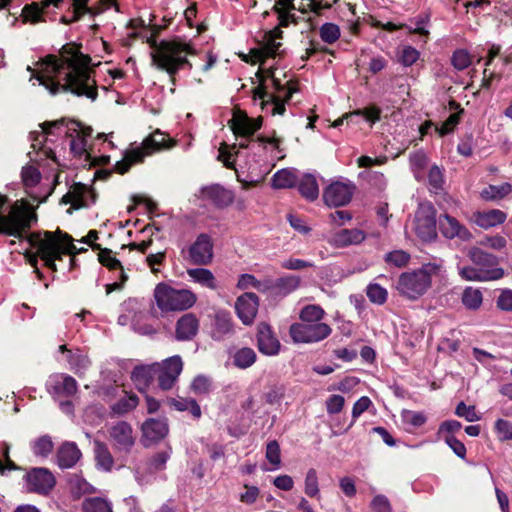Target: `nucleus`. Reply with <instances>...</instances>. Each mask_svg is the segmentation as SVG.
Instances as JSON below:
<instances>
[{
	"label": "nucleus",
	"instance_id": "nucleus-1",
	"mask_svg": "<svg viewBox=\"0 0 512 512\" xmlns=\"http://www.w3.org/2000/svg\"><path fill=\"white\" fill-rule=\"evenodd\" d=\"M90 58L82 54L76 46H65L60 56L45 57L31 77L44 86L52 95L60 91H70L77 96L97 98L96 82L91 77Z\"/></svg>",
	"mask_w": 512,
	"mask_h": 512
},
{
	"label": "nucleus",
	"instance_id": "nucleus-2",
	"mask_svg": "<svg viewBox=\"0 0 512 512\" xmlns=\"http://www.w3.org/2000/svg\"><path fill=\"white\" fill-rule=\"evenodd\" d=\"M39 131L30 133L31 150L28 152L30 160L41 164L44 161L58 163L56 154L50 146L51 137L65 134L69 138L70 151L78 157L87 160L89 158L88 139L91 137L92 129L85 127L76 121L44 122L39 125Z\"/></svg>",
	"mask_w": 512,
	"mask_h": 512
},
{
	"label": "nucleus",
	"instance_id": "nucleus-3",
	"mask_svg": "<svg viewBox=\"0 0 512 512\" xmlns=\"http://www.w3.org/2000/svg\"><path fill=\"white\" fill-rule=\"evenodd\" d=\"M30 242L37 247L39 255L49 269L56 271V260H61L62 255H75L86 251L83 246L77 248L74 239L66 232L57 229L51 231H39L30 234Z\"/></svg>",
	"mask_w": 512,
	"mask_h": 512
},
{
	"label": "nucleus",
	"instance_id": "nucleus-4",
	"mask_svg": "<svg viewBox=\"0 0 512 512\" xmlns=\"http://www.w3.org/2000/svg\"><path fill=\"white\" fill-rule=\"evenodd\" d=\"M196 53L190 41L177 37L161 41L151 53V58L157 69L165 71L170 77H173L185 66L192 67L188 56Z\"/></svg>",
	"mask_w": 512,
	"mask_h": 512
},
{
	"label": "nucleus",
	"instance_id": "nucleus-5",
	"mask_svg": "<svg viewBox=\"0 0 512 512\" xmlns=\"http://www.w3.org/2000/svg\"><path fill=\"white\" fill-rule=\"evenodd\" d=\"M62 1L63 0H43L42 3L34 2L30 5H26L22 11L24 20L30 21L32 23L39 22L41 20L43 11L47 6L52 4L55 7H59ZM88 1L89 0H71V5L69 6L67 12L61 16V22L64 24H71L78 21L85 14H100L113 4L112 0H107L104 6L89 7L87 5Z\"/></svg>",
	"mask_w": 512,
	"mask_h": 512
},
{
	"label": "nucleus",
	"instance_id": "nucleus-6",
	"mask_svg": "<svg viewBox=\"0 0 512 512\" xmlns=\"http://www.w3.org/2000/svg\"><path fill=\"white\" fill-rule=\"evenodd\" d=\"M176 145V141L168 139L160 131H156L147 137L140 146L126 150L123 158L115 163V170L120 173H126L134 164L141 163L145 157L161 149H170Z\"/></svg>",
	"mask_w": 512,
	"mask_h": 512
},
{
	"label": "nucleus",
	"instance_id": "nucleus-7",
	"mask_svg": "<svg viewBox=\"0 0 512 512\" xmlns=\"http://www.w3.org/2000/svg\"><path fill=\"white\" fill-rule=\"evenodd\" d=\"M154 299L162 312H176L193 307L197 296L189 289H176L161 282L154 289Z\"/></svg>",
	"mask_w": 512,
	"mask_h": 512
},
{
	"label": "nucleus",
	"instance_id": "nucleus-8",
	"mask_svg": "<svg viewBox=\"0 0 512 512\" xmlns=\"http://www.w3.org/2000/svg\"><path fill=\"white\" fill-rule=\"evenodd\" d=\"M267 77L271 79L276 92L269 94L262 87H258L255 98L261 100L264 109L270 110L273 115H283L285 112V103L290 100L292 94L296 91L293 86L285 87L280 79L276 76L275 71L267 70Z\"/></svg>",
	"mask_w": 512,
	"mask_h": 512
},
{
	"label": "nucleus",
	"instance_id": "nucleus-9",
	"mask_svg": "<svg viewBox=\"0 0 512 512\" xmlns=\"http://www.w3.org/2000/svg\"><path fill=\"white\" fill-rule=\"evenodd\" d=\"M282 30L280 27L266 32L263 36L262 44L258 48L251 49L249 54H241L242 60L252 64L263 63L266 58L275 57L281 54Z\"/></svg>",
	"mask_w": 512,
	"mask_h": 512
},
{
	"label": "nucleus",
	"instance_id": "nucleus-10",
	"mask_svg": "<svg viewBox=\"0 0 512 512\" xmlns=\"http://www.w3.org/2000/svg\"><path fill=\"white\" fill-rule=\"evenodd\" d=\"M414 231L423 241L437 237L436 210L430 202L419 204L414 218Z\"/></svg>",
	"mask_w": 512,
	"mask_h": 512
},
{
	"label": "nucleus",
	"instance_id": "nucleus-11",
	"mask_svg": "<svg viewBox=\"0 0 512 512\" xmlns=\"http://www.w3.org/2000/svg\"><path fill=\"white\" fill-rule=\"evenodd\" d=\"M290 336L297 343H315L326 339L332 332L326 323H295L290 327Z\"/></svg>",
	"mask_w": 512,
	"mask_h": 512
},
{
	"label": "nucleus",
	"instance_id": "nucleus-12",
	"mask_svg": "<svg viewBox=\"0 0 512 512\" xmlns=\"http://www.w3.org/2000/svg\"><path fill=\"white\" fill-rule=\"evenodd\" d=\"M112 448L117 453L128 454L135 445L136 437L132 426L126 421L114 423L108 430Z\"/></svg>",
	"mask_w": 512,
	"mask_h": 512
},
{
	"label": "nucleus",
	"instance_id": "nucleus-13",
	"mask_svg": "<svg viewBox=\"0 0 512 512\" xmlns=\"http://www.w3.org/2000/svg\"><path fill=\"white\" fill-rule=\"evenodd\" d=\"M429 287L428 281L417 269L402 273L397 283L400 294L413 300L422 296Z\"/></svg>",
	"mask_w": 512,
	"mask_h": 512
},
{
	"label": "nucleus",
	"instance_id": "nucleus-14",
	"mask_svg": "<svg viewBox=\"0 0 512 512\" xmlns=\"http://www.w3.org/2000/svg\"><path fill=\"white\" fill-rule=\"evenodd\" d=\"M183 370V361L179 355L166 358L158 363V385L162 390H170Z\"/></svg>",
	"mask_w": 512,
	"mask_h": 512
},
{
	"label": "nucleus",
	"instance_id": "nucleus-15",
	"mask_svg": "<svg viewBox=\"0 0 512 512\" xmlns=\"http://www.w3.org/2000/svg\"><path fill=\"white\" fill-rule=\"evenodd\" d=\"M95 202V194L91 187L82 183H75L70 186L68 192L62 197V204H70L68 213L73 210L89 207Z\"/></svg>",
	"mask_w": 512,
	"mask_h": 512
},
{
	"label": "nucleus",
	"instance_id": "nucleus-16",
	"mask_svg": "<svg viewBox=\"0 0 512 512\" xmlns=\"http://www.w3.org/2000/svg\"><path fill=\"white\" fill-rule=\"evenodd\" d=\"M354 188L351 182H332L323 191L325 204L329 207L345 206L350 202Z\"/></svg>",
	"mask_w": 512,
	"mask_h": 512
},
{
	"label": "nucleus",
	"instance_id": "nucleus-17",
	"mask_svg": "<svg viewBox=\"0 0 512 512\" xmlns=\"http://www.w3.org/2000/svg\"><path fill=\"white\" fill-rule=\"evenodd\" d=\"M195 196L202 202L212 204L218 208L227 207L234 201L233 191L220 184L203 186Z\"/></svg>",
	"mask_w": 512,
	"mask_h": 512
},
{
	"label": "nucleus",
	"instance_id": "nucleus-18",
	"mask_svg": "<svg viewBox=\"0 0 512 512\" xmlns=\"http://www.w3.org/2000/svg\"><path fill=\"white\" fill-rule=\"evenodd\" d=\"M188 260L194 265H207L213 259V243L209 235L200 234L188 247Z\"/></svg>",
	"mask_w": 512,
	"mask_h": 512
},
{
	"label": "nucleus",
	"instance_id": "nucleus-19",
	"mask_svg": "<svg viewBox=\"0 0 512 512\" xmlns=\"http://www.w3.org/2000/svg\"><path fill=\"white\" fill-rule=\"evenodd\" d=\"M141 431L144 446L156 444L168 435L167 419L165 417L148 418L142 423Z\"/></svg>",
	"mask_w": 512,
	"mask_h": 512
},
{
	"label": "nucleus",
	"instance_id": "nucleus-20",
	"mask_svg": "<svg viewBox=\"0 0 512 512\" xmlns=\"http://www.w3.org/2000/svg\"><path fill=\"white\" fill-rule=\"evenodd\" d=\"M26 487L30 492L48 493L55 485V478L46 468H34L25 476Z\"/></svg>",
	"mask_w": 512,
	"mask_h": 512
},
{
	"label": "nucleus",
	"instance_id": "nucleus-21",
	"mask_svg": "<svg viewBox=\"0 0 512 512\" xmlns=\"http://www.w3.org/2000/svg\"><path fill=\"white\" fill-rule=\"evenodd\" d=\"M22 180L24 185L27 188L32 189L28 192L31 199L37 203H43L47 200V198L52 194L54 186L46 187L43 189L40 186L37 190H34V187L39 183L41 175L37 168L33 166H27L22 169Z\"/></svg>",
	"mask_w": 512,
	"mask_h": 512
},
{
	"label": "nucleus",
	"instance_id": "nucleus-22",
	"mask_svg": "<svg viewBox=\"0 0 512 512\" xmlns=\"http://www.w3.org/2000/svg\"><path fill=\"white\" fill-rule=\"evenodd\" d=\"M47 389L55 398L71 397L77 392L78 384L72 376L57 373L49 377Z\"/></svg>",
	"mask_w": 512,
	"mask_h": 512
},
{
	"label": "nucleus",
	"instance_id": "nucleus-23",
	"mask_svg": "<svg viewBox=\"0 0 512 512\" xmlns=\"http://www.w3.org/2000/svg\"><path fill=\"white\" fill-rule=\"evenodd\" d=\"M258 305V297L254 293H245L237 298L235 302L236 314L244 325L253 323L257 315Z\"/></svg>",
	"mask_w": 512,
	"mask_h": 512
},
{
	"label": "nucleus",
	"instance_id": "nucleus-24",
	"mask_svg": "<svg viewBox=\"0 0 512 512\" xmlns=\"http://www.w3.org/2000/svg\"><path fill=\"white\" fill-rule=\"evenodd\" d=\"M439 229L443 236L448 239L459 238L463 241H468L472 238L471 232L456 218L448 214L440 216Z\"/></svg>",
	"mask_w": 512,
	"mask_h": 512
},
{
	"label": "nucleus",
	"instance_id": "nucleus-25",
	"mask_svg": "<svg viewBox=\"0 0 512 512\" xmlns=\"http://www.w3.org/2000/svg\"><path fill=\"white\" fill-rule=\"evenodd\" d=\"M262 124L261 118L252 119L245 113L237 111L231 119V128L235 135L243 138L252 136Z\"/></svg>",
	"mask_w": 512,
	"mask_h": 512
},
{
	"label": "nucleus",
	"instance_id": "nucleus-26",
	"mask_svg": "<svg viewBox=\"0 0 512 512\" xmlns=\"http://www.w3.org/2000/svg\"><path fill=\"white\" fill-rule=\"evenodd\" d=\"M257 342L259 351L265 355H277L280 351V342L267 323L258 325Z\"/></svg>",
	"mask_w": 512,
	"mask_h": 512
},
{
	"label": "nucleus",
	"instance_id": "nucleus-27",
	"mask_svg": "<svg viewBox=\"0 0 512 512\" xmlns=\"http://www.w3.org/2000/svg\"><path fill=\"white\" fill-rule=\"evenodd\" d=\"M460 276L467 281H490L503 277L502 268H478L472 266L459 267Z\"/></svg>",
	"mask_w": 512,
	"mask_h": 512
},
{
	"label": "nucleus",
	"instance_id": "nucleus-28",
	"mask_svg": "<svg viewBox=\"0 0 512 512\" xmlns=\"http://www.w3.org/2000/svg\"><path fill=\"white\" fill-rule=\"evenodd\" d=\"M507 219V214L499 209L487 211H476L472 214L470 221L482 229H490L503 224Z\"/></svg>",
	"mask_w": 512,
	"mask_h": 512
},
{
	"label": "nucleus",
	"instance_id": "nucleus-29",
	"mask_svg": "<svg viewBox=\"0 0 512 512\" xmlns=\"http://www.w3.org/2000/svg\"><path fill=\"white\" fill-rule=\"evenodd\" d=\"M99 261L102 265L108 267L111 270H119L120 282H114L111 284H106V294L109 295L114 290L120 289L123 284L127 281L128 276L124 271L120 261L115 258L112 254V251L105 249L99 253Z\"/></svg>",
	"mask_w": 512,
	"mask_h": 512
},
{
	"label": "nucleus",
	"instance_id": "nucleus-30",
	"mask_svg": "<svg viewBox=\"0 0 512 512\" xmlns=\"http://www.w3.org/2000/svg\"><path fill=\"white\" fill-rule=\"evenodd\" d=\"M59 351L65 354L70 370L78 376L83 375L91 366V361L88 355L83 353L80 349L73 351L67 349L66 345H60Z\"/></svg>",
	"mask_w": 512,
	"mask_h": 512
},
{
	"label": "nucleus",
	"instance_id": "nucleus-31",
	"mask_svg": "<svg viewBox=\"0 0 512 512\" xmlns=\"http://www.w3.org/2000/svg\"><path fill=\"white\" fill-rule=\"evenodd\" d=\"M233 333L234 327L230 313L222 310L217 311L212 324V338L221 341Z\"/></svg>",
	"mask_w": 512,
	"mask_h": 512
},
{
	"label": "nucleus",
	"instance_id": "nucleus-32",
	"mask_svg": "<svg viewBox=\"0 0 512 512\" xmlns=\"http://www.w3.org/2000/svg\"><path fill=\"white\" fill-rule=\"evenodd\" d=\"M365 239V234L359 229H342L334 233L328 239V242L337 248L356 245Z\"/></svg>",
	"mask_w": 512,
	"mask_h": 512
},
{
	"label": "nucleus",
	"instance_id": "nucleus-33",
	"mask_svg": "<svg viewBox=\"0 0 512 512\" xmlns=\"http://www.w3.org/2000/svg\"><path fill=\"white\" fill-rule=\"evenodd\" d=\"M199 321L192 313L184 314L176 324V338L178 340H190L198 332Z\"/></svg>",
	"mask_w": 512,
	"mask_h": 512
},
{
	"label": "nucleus",
	"instance_id": "nucleus-34",
	"mask_svg": "<svg viewBox=\"0 0 512 512\" xmlns=\"http://www.w3.org/2000/svg\"><path fill=\"white\" fill-rule=\"evenodd\" d=\"M81 452L75 443H64L57 452V462L60 468L73 467L80 459Z\"/></svg>",
	"mask_w": 512,
	"mask_h": 512
},
{
	"label": "nucleus",
	"instance_id": "nucleus-35",
	"mask_svg": "<svg viewBox=\"0 0 512 512\" xmlns=\"http://www.w3.org/2000/svg\"><path fill=\"white\" fill-rule=\"evenodd\" d=\"M158 362L136 366L132 373L131 378L139 389H143L152 381L153 377L157 375Z\"/></svg>",
	"mask_w": 512,
	"mask_h": 512
},
{
	"label": "nucleus",
	"instance_id": "nucleus-36",
	"mask_svg": "<svg viewBox=\"0 0 512 512\" xmlns=\"http://www.w3.org/2000/svg\"><path fill=\"white\" fill-rule=\"evenodd\" d=\"M187 275L189 278L208 289L216 290L218 288L217 280L214 274L206 268H192L187 270Z\"/></svg>",
	"mask_w": 512,
	"mask_h": 512
},
{
	"label": "nucleus",
	"instance_id": "nucleus-37",
	"mask_svg": "<svg viewBox=\"0 0 512 512\" xmlns=\"http://www.w3.org/2000/svg\"><path fill=\"white\" fill-rule=\"evenodd\" d=\"M512 192V185L508 182L499 185H488L480 192V197L484 201H499Z\"/></svg>",
	"mask_w": 512,
	"mask_h": 512
},
{
	"label": "nucleus",
	"instance_id": "nucleus-38",
	"mask_svg": "<svg viewBox=\"0 0 512 512\" xmlns=\"http://www.w3.org/2000/svg\"><path fill=\"white\" fill-rule=\"evenodd\" d=\"M298 180L295 169L284 168L277 171L272 177V186L275 189L292 188Z\"/></svg>",
	"mask_w": 512,
	"mask_h": 512
},
{
	"label": "nucleus",
	"instance_id": "nucleus-39",
	"mask_svg": "<svg viewBox=\"0 0 512 512\" xmlns=\"http://www.w3.org/2000/svg\"><path fill=\"white\" fill-rule=\"evenodd\" d=\"M94 453L97 467L103 471H110L113 467L114 459L106 444L95 441Z\"/></svg>",
	"mask_w": 512,
	"mask_h": 512
},
{
	"label": "nucleus",
	"instance_id": "nucleus-40",
	"mask_svg": "<svg viewBox=\"0 0 512 512\" xmlns=\"http://www.w3.org/2000/svg\"><path fill=\"white\" fill-rule=\"evenodd\" d=\"M256 359L257 355L255 351L249 347L237 349L232 354L233 364L239 369H247L251 367L256 362Z\"/></svg>",
	"mask_w": 512,
	"mask_h": 512
},
{
	"label": "nucleus",
	"instance_id": "nucleus-41",
	"mask_svg": "<svg viewBox=\"0 0 512 512\" xmlns=\"http://www.w3.org/2000/svg\"><path fill=\"white\" fill-rule=\"evenodd\" d=\"M417 270L426 278L430 286L433 277H443L446 272L444 262L441 259H434L433 261L424 263Z\"/></svg>",
	"mask_w": 512,
	"mask_h": 512
},
{
	"label": "nucleus",
	"instance_id": "nucleus-42",
	"mask_svg": "<svg viewBox=\"0 0 512 512\" xmlns=\"http://www.w3.org/2000/svg\"><path fill=\"white\" fill-rule=\"evenodd\" d=\"M461 301L465 308L476 311L483 303L482 292L478 288L466 287L463 290Z\"/></svg>",
	"mask_w": 512,
	"mask_h": 512
},
{
	"label": "nucleus",
	"instance_id": "nucleus-43",
	"mask_svg": "<svg viewBox=\"0 0 512 512\" xmlns=\"http://www.w3.org/2000/svg\"><path fill=\"white\" fill-rule=\"evenodd\" d=\"M469 257L478 268H498L496 266L497 258L479 248H472L469 252Z\"/></svg>",
	"mask_w": 512,
	"mask_h": 512
},
{
	"label": "nucleus",
	"instance_id": "nucleus-44",
	"mask_svg": "<svg viewBox=\"0 0 512 512\" xmlns=\"http://www.w3.org/2000/svg\"><path fill=\"white\" fill-rule=\"evenodd\" d=\"M298 188L301 195L310 201L315 200L319 195L317 180L312 174L304 175L299 182Z\"/></svg>",
	"mask_w": 512,
	"mask_h": 512
},
{
	"label": "nucleus",
	"instance_id": "nucleus-45",
	"mask_svg": "<svg viewBox=\"0 0 512 512\" xmlns=\"http://www.w3.org/2000/svg\"><path fill=\"white\" fill-rule=\"evenodd\" d=\"M169 404L174 407L177 411H189L192 416L196 419L201 417V408L196 402V400L191 398H179V399H170Z\"/></svg>",
	"mask_w": 512,
	"mask_h": 512
},
{
	"label": "nucleus",
	"instance_id": "nucleus-46",
	"mask_svg": "<svg viewBox=\"0 0 512 512\" xmlns=\"http://www.w3.org/2000/svg\"><path fill=\"white\" fill-rule=\"evenodd\" d=\"M304 493L310 498L320 499L318 474L314 468H310L304 479Z\"/></svg>",
	"mask_w": 512,
	"mask_h": 512
},
{
	"label": "nucleus",
	"instance_id": "nucleus-47",
	"mask_svg": "<svg viewBox=\"0 0 512 512\" xmlns=\"http://www.w3.org/2000/svg\"><path fill=\"white\" fill-rule=\"evenodd\" d=\"M296 9L293 0H278L274 10L278 14L279 26H287L293 17L290 11Z\"/></svg>",
	"mask_w": 512,
	"mask_h": 512
},
{
	"label": "nucleus",
	"instance_id": "nucleus-48",
	"mask_svg": "<svg viewBox=\"0 0 512 512\" xmlns=\"http://www.w3.org/2000/svg\"><path fill=\"white\" fill-rule=\"evenodd\" d=\"M53 448V441L48 435H43L31 443L32 452L38 457H47L52 453Z\"/></svg>",
	"mask_w": 512,
	"mask_h": 512
},
{
	"label": "nucleus",
	"instance_id": "nucleus-49",
	"mask_svg": "<svg viewBox=\"0 0 512 512\" xmlns=\"http://www.w3.org/2000/svg\"><path fill=\"white\" fill-rule=\"evenodd\" d=\"M82 509L84 512H112L111 503L100 497L85 499Z\"/></svg>",
	"mask_w": 512,
	"mask_h": 512
},
{
	"label": "nucleus",
	"instance_id": "nucleus-50",
	"mask_svg": "<svg viewBox=\"0 0 512 512\" xmlns=\"http://www.w3.org/2000/svg\"><path fill=\"white\" fill-rule=\"evenodd\" d=\"M427 162L428 158L423 151H416L410 155V168L418 181H420L423 178V170L427 165Z\"/></svg>",
	"mask_w": 512,
	"mask_h": 512
},
{
	"label": "nucleus",
	"instance_id": "nucleus-51",
	"mask_svg": "<svg viewBox=\"0 0 512 512\" xmlns=\"http://www.w3.org/2000/svg\"><path fill=\"white\" fill-rule=\"evenodd\" d=\"M138 397L134 394L125 395L121 399H119L115 404L111 406L112 411L115 414L123 415L138 405Z\"/></svg>",
	"mask_w": 512,
	"mask_h": 512
},
{
	"label": "nucleus",
	"instance_id": "nucleus-52",
	"mask_svg": "<svg viewBox=\"0 0 512 512\" xmlns=\"http://www.w3.org/2000/svg\"><path fill=\"white\" fill-rule=\"evenodd\" d=\"M366 294L369 300L377 305L384 304L388 296L387 290L377 283L369 284L366 288Z\"/></svg>",
	"mask_w": 512,
	"mask_h": 512
},
{
	"label": "nucleus",
	"instance_id": "nucleus-53",
	"mask_svg": "<svg viewBox=\"0 0 512 512\" xmlns=\"http://www.w3.org/2000/svg\"><path fill=\"white\" fill-rule=\"evenodd\" d=\"M401 419L405 425L412 428H418L424 425L427 421V418L423 412L412 410H403L401 412Z\"/></svg>",
	"mask_w": 512,
	"mask_h": 512
},
{
	"label": "nucleus",
	"instance_id": "nucleus-54",
	"mask_svg": "<svg viewBox=\"0 0 512 512\" xmlns=\"http://www.w3.org/2000/svg\"><path fill=\"white\" fill-rule=\"evenodd\" d=\"M324 310L318 305H307L300 312L302 322L321 323Z\"/></svg>",
	"mask_w": 512,
	"mask_h": 512
},
{
	"label": "nucleus",
	"instance_id": "nucleus-55",
	"mask_svg": "<svg viewBox=\"0 0 512 512\" xmlns=\"http://www.w3.org/2000/svg\"><path fill=\"white\" fill-rule=\"evenodd\" d=\"M419 57L420 52L416 48L410 45H405L399 52L398 61L403 66L410 67L418 61Z\"/></svg>",
	"mask_w": 512,
	"mask_h": 512
},
{
	"label": "nucleus",
	"instance_id": "nucleus-56",
	"mask_svg": "<svg viewBox=\"0 0 512 512\" xmlns=\"http://www.w3.org/2000/svg\"><path fill=\"white\" fill-rule=\"evenodd\" d=\"M322 41L328 44L336 42L340 37V28L334 23H324L319 29Z\"/></svg>",
	"mask_w": 512,
	"mask_h": 512
},
{
	"label": "nucleus",
	"instance_id": "nucleus-57",
	"mask_svg": "<svg viewBox=\"0 0 512 512\" xmlns=\"http://www.w3.org/2000/svg\"><path fill=\"white\" fill-rule=\"evenodd\" d=\"M69 487L71 492L76 496H80L92 491V486L79 475H72L69 478Z\"/></svg>",
	"mask_w": 512,
	"mask_h": 512
},
{
	"label": "nucleus",
	"instance_id": "nucleus-58",
	"mask_svg": "<svg viewBox=\"0 0 512 512\" xmlns=\"http://www.w3.org/2000/svg\"><path fill=\"white\" fill-rule=\"evenodd\" d=\"M266 459L273 465L271 470L279 469L281 464L280 446L277 441H270L266 446Z\"/></svg>",
	"mask_w": 512,
	"mask_h": 512
},
{
	"label": "nucleus",
	"instance_id": "nucleus-59",
	"mask_svg": "<svg viewBox=\"0 0 512 512\" xmlns=\"http://www.w3.org/2000/svg\"><path fill=\"white\" fill-rule=\"evenodd\" d=\"M452 65L457 70H464L471 64V56L464 49L456 50L451 58Z\"/></svg>",
	"mask_w": 512,
	"mask_h": 512
},
{
	"label": "nucleus",
	"instance_id": "nucleus-60",
	"mask_svg": "<svg viewBox=\"0 0 512 512\" xmlns=\"http://www.w3.org/2000/svg\"><path fill=\"white\" fill-rule=\"evenodd\" d=\"M455 414L458 417L464 418L468 422H475L480 420V416L477 414L475 406H468L464 402H460L457 405L455 409Z\"/></svg>",
	"mask_w": 512,
	"mask_h": 512
},
{
	"label": "nucleus",
	"instance_id": "nucleus-61",
	"mask_svg": "<svg viewBox=\"0 0 512 512\" xmlns=\"http://www.w3.org/2000/svg\"><path fill=\"white\" fill-rule=\"evenodd\" d=\"M326 411L329 415L338 414L342 411L345 405V398L338 394L330 395L326 402Z\"/></svg>",
	"mask_w": 512,
	"mask_h": 512
},
{
	"label": "nucleus",
	"instance_id": "nucleus-62",
	"mask_svg": "<svg viewBox=\"0 0 512 512\" xmlns=\"http://www.w3.org/2000/svg\"><path fill=\"white\" fill-rule=\"evenodd\" d=\"M410 259V255L403 250H395L386 254L385 260L387 263L396 267L405 266Z\"/></svg>",
	"mask_w": 512,
	"mask_h": 512
},
{
	"label": "nucleus",
	"instance_id": "nucleus-63",
	"mask_svg": "<svg viewBox=\"0 0 512 512\" xmlns=\"http://www.w3.org/2000/svg\"><path fill=\"white\" fill-rule=\"evenodd\" d=\"M495 430L498 435V438L501 441L512 440V423L504 420L498 419L495 423Z\"/></svg>",
	"mask_w": 512,
	"mask_h": 512
},
{
	"label": "nucleus",
	"instance_id": "nucleus-64",
	"mask_svg": "<svg viewBox=\"0 0 512 512\" xmlns=\"http://www.w3.org/2000/svg\"><path fill=\"white\" fill-rule=\"evenodd\" d=\"M496 305L501 311L511 312L512 311V290L504 289L500 292Z\"/></svg>",
	"mask_w": 512,
	"mask_h": 512
}]
</instances>
